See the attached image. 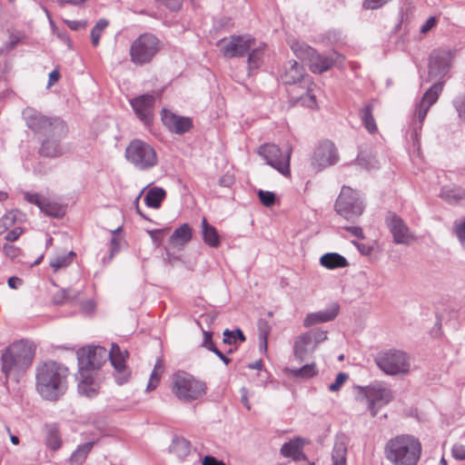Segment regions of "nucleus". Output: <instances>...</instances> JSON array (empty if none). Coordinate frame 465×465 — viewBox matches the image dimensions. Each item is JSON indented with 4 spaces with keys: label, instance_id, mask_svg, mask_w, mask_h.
Instances as JSON below:
<instances>
[{
    "label": "nucleus",
    "instance_id": "1",
    "mask_svg": "<svg viewBox=\"0 0 465 465\" xmlns=\"http://www.w3.org/2000/svg\"><path fill=\"white\" fill-rule=\"evenodd\" d=\"M27 126L35 133L45 136L39 149L42 156L54 158L63 155L66 148L61 143V139L67 134L65 123L59 117H48L27 108L24 111Z\"/></svg>",
    "mask_w": 465,
    "mask_h": 465
},
{
    "label": "nucleus",
    "instance_id": "2",
    "mask_svg": "<svg viewBox=\"0 0 465 465\" xmlns=\"http://www.w3.org/2000/svg\"><path fill=\"white\" fill-rule=\"evenodd\" d=\"M68 368L54 361L37 365L35 370V389L46 401H56L67 391Z\"/></svg>",
    "mask_w": 465,
    "mask_h": 465
},
{
    "label": "nucleus",
    "instance_id": "3",
    "mask_svg": "<svg viewBox=\"0 0 465 465\" xmlns=\"http://www.w3.org/2000/svg\"><path fill=\"white\" fill-rule=\"evenodd\" d=\"M421 444L412 435L401 434L385 445L386 459L393 465H417L421 456Z\"/></svg>",
    "mask_w": 465,
    "mask_h": 465
},
{
    "label": "nucleus",
    "instance_id": "4",
    "mask_svg": "<svg viewBox=\"0 0 465 465\" xmlns=\"http://www.w3.org/2000/svg\"><path fill=\"white\" fill-rule=\"evenodd\" d=\"M35 353V344L27 340H20L7 347L1 356L2 371L5 377L25 372L32 364Z\"/></svg>",
    "mask_w": 465,
    "mask_h": 465
},
{
    "label": "nucleus",
    "instance_id": "5",
    "mask_svg": "<svg viewBox=\"0 0 465 465\" xmlns=\"http://www.w3.org/2000/svg\"><path fill=\"white\" fill-rule=\"evenodd\" d=\"M163 47L162 41L153 34L140 35L130 46L131 62L135 65H144L153 61Z\"/></svg>",
    "mask_w": 465,
    "mask_h": 465
},
{
    "label": "nucleus",
    "instance_id": "6",
    "mask_svg": "<svg viewBox=\"0 0 465 465\" xmlns=\"http://www.w3.org/2000/svg\"><path fill=\"white\" fill-rule=\"evenodd\" d=\"M173 392L179 400L189 402L205 394L206 384L191 374L179 372L173 376Z\"/></svg>",
    "mask_w": 465,
    "mask_h": 465
},
{
    "label": "nucleus",
    "instance_id": "7",
    "mask_svg": "<svg viewBox=\"0 0 465 465\" xmlns=\"http://www.w3.org/2000/svg\"><path fill=\"white\" fill-rule=\"evenodd\" d=\"M375 363L388 375L406 374L411 367L407 353L395 349L380 351L375 357Z\"/></svg>",
    "mask_w": 465,
    "mask_h": 465
},
{
    "label": "nucleus",
    "instance_id": "8",
    "mask_svg": "<svg viewBox=\"0 0 465 465\" xmlns=\"http://www.w3.org/2000/svg\"><path fill=\"white\" fill-rule=\"evenodd\" d=\"M125 157L128 162L139 170H148L158 163L156 152L149 143L135 139L132 141L125 150Z\"/></svg>",
    "mask_w": 465,
    "mask_h": 465
},
{
    "label": "nucleus",
    "instance_id": "9",
    "mask_svg": "<svg viewBox=\"0 0 465 465\" xmlns=\"http://www.w3.org/2000/svg\"><path fill=\"white\" fill-rule=\"evenodd\" d=\"M303 76V66L295 61H290L289 66L286 67L284 74L282 75V79L286 84H295L303 80L304 84H307V88L304 93L297 97V102H301L303 105L314 109L317 107L316 95L314 94L316 85L309 80H305Z\"/></svg>",
    "mask_w": 465,
    "mask_h": 465
},
{
    "label": "nucleus",
    "instance_id": "10",
    "mask_svg": "<svg viewBox=\"0 0 465 465\" xmlns=\"http://www.w3.org/2000/svg\"><path fill=\"white\" fill-rule=\"evenodd\" d=\"M364 210L359 193L351 187L343 186L335 202V211L347 221L355 222Z\"/></svg>",
    "mask_w": 465,
    "mask_h": 465
},
{
    "label": "nucleus",
    "instance_id": "11",
    "mask_svg": "<svg viewBox=\"0 0 465 465\" xmlns=\"http://www.w3.org/2000/svg\"><path fill=\"white\" fill-rule=\"evenodd\" d=\"M258 153L264 158L267 164L276 169L284 176L290 175L291 147H287L282 151L279 146L269 143L260 146Z\"/></svg>",
    "mask_w": 465,
    "mask_h": 465
},
{
    "label": "nucleus",
    "instance_id": "12",
    "mask_svg": "<svg viewBox=\"0 0 465 465\" xmlns=\"http://www.w3.org/2000/svg\"><path fill=\"white\" fill-rule=\"evenodd\" d=\"M361 389L368 401V409L371 417H375L379 409L387 405L393 399L392 391L384 383L375 382Z\"/></svg>",
    "mask_w": 465,
    "mask_h": 465
},
{
    "label": "nucleus",
    "instance_id": "13",
    "mask_svg": "<svg viewBox=\"0 0 465 465\" xmlns=\"http://www.w3.org/2000/svg\"><path fill=\"white\" fill-rule=\"evenodd\" d=\"M108 359V351L102 346L82 348L77 351L79 371L92 372Z\"/></svg>",
    "mask_w": 465,
    "mask_h": 465
},
{
    "label": "nucleus",
    "instance_id": "14",
    "mask_svg": "<svg viewBox=\"0 0 465 465\" xmlns=\"http://www.w3.org/2000/svg\"><path fill=\"white\" fill-rule=\"evenodd\" d=\"M217 45L225 57H242L254 45V38L250 35H231L221 39Z\"/></svg>",
    "mask_w": 465,
    "mask_h": 465
},
{
    "label": "nucleus",
    "instance_id": "15",
    "mask_svg": "<svg viewBox=\"0 0 465 465\" xmlns=\"http://www.w3.org/2000/svg\"><path fill=\"white\" fill-rule=\"evenodd\" d=\"M339 161L336 146L331 141H323L318 144L312 156V165L317 172L334 165Z\"/></svg>",
    "mask_w": 465,
    "mask_h": 465
},
{
    "label": "nucleus",
    "instance_id": "16",
    "mask_svg": "<svg viewBox=\"0 0 465 465\" xmlns=\"http://www.w3.org/2000/svg\"><path fill=\"white\" fill-rule=\"evenodd\" d=\"M443 83H435L430 89H428L422 96L420 104L417 106L414 116L418 122H414V131L417 135L418 129H421L422 122L425 119L430 107L434 104L440 94L442 92Z\"/></svg>",
    "mask_w": 465,
    "mask_h": 465
},
{
    "label": "nucleus",
    "instance_id": "17",
    "mask_svg": "<svg viewBox=\"0 0 465 465\" xmlns=\"http://www.w3.org/2000/svg\"><path fill=\"white\" fill-rule=\"evenodd\" d=\"M128 355L129 354L126 350L122 351L115 343L112 344L111 350L108 352V359H110L111 363L114 368V378L119 385L127 382L131 375V372L125 364Z\"/></svg>",
    "mask_w": 465,
    "mask_h": 465
},
{
    "label": "nucleus",
    "instance_id": "18",
    "mask_svg": "<svg viewBox=\"0 0 465 465\" xmlns=\"http://www.w3.org/2000/svg\"><path fill=\"white\" fill-rule=\"evenodd\" d=\"M385 223L392 234L395 243L409 245L411 240L414 239L408 225L396 213H389L386 216Z\"/></svg>",
    "mask_w": 465,
    "mask_h": 465
},
{
    "label": "nucleus",
    "instance_id": "19",
    "mask_svg": "<svg viewBox=\"0 0 465 465\" xmlns=\"http://www.w3.org/2000/svg\"><path fill=\"white\" fill-rule=\"evenodd\" d=\"M452 53L449 49H437L431 52L429 59V74L434 76H443L449 71Z\"/></svg>",
    "mask_w": 465,
    "mask_h": 465
},
{
    "label": "nucleus",
    "instance_id": "20",
    "mask_svg": "<svg viewBox=\"0 0 465 465\" xmlns=\"http://www.w3.org/2000/svg\"><path fill=\"white\" fill-rule=\"evenodd\" d=\"M130 103L136 116L144 124H150L153 117L155 97L153 94H145L133 98Z\"/></svg>",
    "mask_w": 465,
    "mask_h": 465
},
{
    "label": "nucleus",
    "instance_id": "21",
    "mask_svg": "<svg viewBox=\"0 0 465 465\" xmlns=\"http://www.w3.org/2000/svg\"><path fill=\"white\" fill-rule=\"evenodd\" d=\"M342 61L343 57L336 52L320 54L315 51L309 63V68L314 74H322Z\"/></svg>",
    "mask_w": 465,
    "mask_h": 465
},
{
    "label": "nucleus",
    "instance_id": "22",
    "mask_svg": "<svg viewBox=\"0 0 465 465\" xmlns=\"http://www.w3.org/2000/svg\"><path fill=\"white\" fill-rule=\"evenodd\" d=\"M162 121L171 132L178 134H183L193 127L190 117L177 115L166 109L162 110Z\"/></svg>",
    "mask_w": 465,
    "mask_h": 465
},
{
    "label": "nucleus",
    "instance_id": "23",
    "mask_svg": "<svg viewBox=\"0 0 465 465\" xmlns=\"http://www.w3.org/2000/svg\"><path fill=\"white\" fill-rule=\"evenodd\" d=\"M339 311V304L337 302H332L324 310L309 313L303 321V325L305 327H310L317 323L331 322L338 315Z\"/></svg>",
    "mask_w": 465,
    "mask_h": 465
},
{
    "label": "nucleus",
    "instance_id": "24",
    "mask_svg": "<svg viewBox=\"0 0 465 465\" xmlns=\"http://www.w3.org/2000/svg\"><path fill=\"white\" fill-rule=\"evenodd\" d=\"M312 339L306 333L299 335L293 345L294 357L300 362L307 360L316 350Z\"/></svg>",
    "mask_w": 465,
    "mask_h": 465
},
{
    "label": "nucleus",
    "instance_id": "25",
    "mask_svg": "<svg viewBox=\"0 0 465 465\" xmlns=\"http://www.w3.org/2000/svg\"><path fill=\"white\" fill-rule=\"evenodd\" d=\"M78 392L88 398H94L98 394L99 383L92 372L79 371Z\"/></svg>",
    "mask_w": 465,
    "mask_h": 465
},
{
    "label": "nucleus",
    "instance_id": "26",
    "mask_svg": "<svg viewBox=\"0 0 465 465\" xmlns=\"http://www.w3.org/2000/svg\"><path fill=\"white\" fill-rule=\"evenodd\" d=\"M349 439L344 434L337 435L331 452L333 465H346Z\"/></svg>",
    "mask_w": 465,
    "mask_h": 465
},
{
    "label": "nucleus",
    "instance_id": "27",
    "mask_svg": "<svg viewBox=\"0 0 465 465\" xmlns=\"http://www.w3.org/2000/svg\"><path fill=\"white\" fill-rule=\"evenodd\" d=\"M440 197L450 204L465 203V190L459 186H443Z\"/></svg>",
    "mask_w": 465,
    "mask_h": 465
},
{
    "label": "nucleus",
    "instance_id": "28",
    "mask_svg": "<svg viewBox=\"0 0 465 465\" xmlns=\"http://www.w3.org/2000/svg\"><path fill=\"white\" fill-rule=\"evenodd\" d=\"M45 444L52 450H57L62 446V439L56 423L45 425Z\"/></svg>",
    "mask_w": 465,
    "mask_h": 465
},
{
    "label": "nucleus",
    "instance_id": "29",
    "mask_svg": "<svg viewBox=\"0 0 465 465\" xmlns=\"http://www.w3.org/2000/svg\"><path fill=\"white\" fill-rule=\"evenodd\" d=\"M321 264L327 269L344 268L348 266L345 257L337 252H328L323 254L320 259Z\"/></svg>",
    "mask_w": 465,
    "mask_h": 465
},
{
    "label": "nucleus",
    "instance_id": "30",
    "mask_svg": "<svg viewBox=\"0 0 465 465\" xmlns=\"http://www.w3.org/2000/svg\"><path fill=\"white\" fill-rule=\"evenodd\" d=\"M192 239V228L188 223H183L176 228L170 237V243L173 246L183 245Z\"/></svg>",
    "mask_w": 465,
    "mask_h": 465
},
{
    "label": "nucleus",
    "instance_id": "31",
    "mask_svg": "<svg viewBox=\"0 0 465 465\" xmlns=\"http://www.w3.org/2000/svg\"><path fill=\"white\" fill-rule=\"evenodd\" d=\"M374 104L372 103L366 104L360 111V117L365 129L370 134H375L378 130L375 119L373 117Z\"/></svg>",
    "mask_w": 465,
    "mask_h": 465
},
{
    "label": "nucleus",
    "instance_id": "32",
    "mask_svg": "<svg viewBox=\"0 0 465 465\" xmlns=\"http://www.w3.org/2000/svg\"><path fill=\"white\" fill-rule=\"evenodd\" d=\"M202 228L203 242L211 247H218L220 245V237L217 230L207 223L206 218L202 220Z\"/></svg>",
    "mask_w": 465,
    "mask_h": 465
},
{
    "label": "nucleus",
    "instance_id": "33",
    "mask_svg": "<svg viewBox=\"0 0 465 465\" xmlns=\"http://www.w3.org/2000/svg\"><path fill=\"white\" fill-rule=\"evenodd\" d=\"M286 372L295 379L307 380L317 375L318 369L315 363L305 364L298 369H287Z\"/></svg>",
    "mask_w": 465,
    "mask_h": 465
},
{
    "label": "nucleus",
    "instance_id": "34",
    "mask_svg": "<svg viewBox=\"0 0 465 465\" xmlns=\"http://www.w3.org/2000/svg\"><path fill=\"white\" fill-rule=\"evenodd\" d=\"M166 193L163 188L153 187L150 189L144 197L145 204L151 208H159L165 198Z\"/></svg>",
    "mask_w": 465,
    "mask_h": 465
},
{
    "label": "nucleus",
    "instance_id": "35",
    "mask_svg": "<svg viewBox=\"0 0 465 465\" xmlns=\"http://www.w3.org/2000/svg\"><path fill=\"white\" fill-rule=\"evenodd\" d=\"M170 451L176 455L180 460H183L191 451L190 441L184 438H175L170 445Z\"/></svg>",
    "mask_w": 465,
    "mask_h": 465
},
{
    "label": "nucleus",
    "instance_id": "36",
    "mask_svg": "<svg viewBox=\"0 0 465 465\" xmlns=\"http://www.w3.org/2000/svg\"><path fill=\"white\" fill-rule=\"evenodd\" d=\"M265 45H261L259 46L254 45L251 48L248 54V69L249 71L258 69L262 64V56L264 52Z\"/></svg>",
    "mask_w": 465,
    "mask_h": 465
},
{
    "label": "nucleus",
    "instance_id": "37",
    "mask_svg": "<svg viewBox=\"0 0 465 465\" xmlns=\"http://www.w3.org/2000/svg\"><path fill=\"white\" fill-rule=\"evenodd\" d=\"M291 48L297 56L302 61L307 62L309 64L312 56L315 53V50L303 42L295 41L291 45Z\"/></svg>",
    "mask_w": 465,
    "mask_h": 465
},
{
    "label": "nucleus",
    "instance_id": "38",
    "mask_svg": "<svg viewBox=\"0 0 465 465\" xmlns=\"http://www.w3.org/2000/svg\"><path fill=\"white\" fill-rule=\"evenodd\" d=\"M94 442L92 441L79 445L77 449L72 453L70 461L75 465L82 464L85 460L87 454L91 451Z\"/></svg>",
    "mask_w": 465,
    "mask_h": 465
},
{
    "label": "nucleus",
    "instance_id": "39",
    "mask_svg": "<svg viewBox=\"0 0 465 465\" xmlns=\"http://www.w3.org/2000/svg\"><path fill=\"white\" fill-rule=\"evenodd\" d=\"M74 256L75 253L74 252H70L67 254L56 255L50 260L49 264L53 271L56 272L59 270L69 266L72 263Z\"/></svg>",
    "mask_w": 465,
    "mask_h": 465
},
{
    "label": "nucleus",
    "instance_id": "40",
    "mask_svg": "<svg viewBox=\"0 0 465 465\" xmlns=\"http://www.w3.org/2000/svg\"><path fill=\"white\" fill-rule=\"evenodd\" d=\"M281 454L283 457L292 458L295 460H300L301 456H303L299 443L294 440L285 442L281 448Z\"/></svg>",
    "mask_w": 465,
    "mask_h": 465
},
{
    "label": "nucleus",
    "instance_id": "41",
    "mask_svg": "<svg viewBox=\"0 0 465 465\" xmlns=\"http://www.w3.org/2000/svg\"><path fill=\"white\" fill-rule=\"evenodd\" d=\"M40 210L45 214L55 218L62 217L64 213V209L61 204L51 202L48 199H45Z\"/></svg>",
    "mask_w": 465,
    "mask_h": 465
},
{
    "label": "nucleus",
    "instance_id": "42",
    "mask_svg": "<svg viewBox=\"0 0 465 465\" xmlns=\"http://www.w3.org/2000/svg\"><path fill=\"white\" fill-rule=\"evenodd\" d=\"M163 371V363L161 359H157L153 371L151 373V377L147 385V391L154 390L160 381L161 375Z\"/></svg>",
    "mask_w": 465,
    "mask_h": 465
},
{
    "label": "nucleus",
    "instance_id": "43",
    "mask_svg": "<svg viewBox=\"0 0 465 465\" xmlns=\"http://www.w3.org/2000/svg\"><path fill=\"white\" fill-rule=\"evenodd\" d=\"M106 19H100L91 30V41L94 46H97L100 42L102 32L108 26Z\"/></svg>",
    "mask_w": 465,
    "mask_h": 465
},
{
    "label": "nucleus",
    "instance_id": "44",
    "mask_svg": "<svg viewBox=\"0 0 465 465\" xmlns=\"http://www.w3.org/2000/svg\"><path fill=\"white\" fill-rule=\"evenodd\" d=\"M453 233L460 244L465 245V216L454 222Z\"/></svg>",
    "mask_w": 465,
    "mask_h": 465
},
{
    "label": "nucleus",
    "instance_id": "45",
    "mask_svg": "<svg viewBox=\"0 0 465 465\" xmlns=\"http://www.w3.org/2000/svg\"><path fill=\"white\" fill-rule=\"evenodd\" d=\"M271 328L265 321L259 322V342L260 347L264 351L267 350V339L270 333Z\"/></svg>",
    "mask_w": 465,
    "mask_h": 465
},
{
    "label": "nucleus",
    "instance_id": "46",
    "mask_svg": "<svg viewBox=\"0 0 465 465\" xmlns=\"http://www.w3.org/2000/svg\"><path fill=\"white\" fill-rule=\"evenodd\" d=\"M16 220V215L10 212L0 218V234L4 233L12 227Z\"/></svg>",
    "mask_w": 465,
    "mask_h": 465
},
{
    "label": "nucleus",
    "instance_id": "47",
    "mask_svg": "<svg viewBox=\"0 0 465 465\" xmlns=\"http://www.w3.org/2000/svg\"><path fill=\"white\" fill-rule=\"evenodd\" d=\"M24 199L30 203L35 204L39 209H41L46 198L38 193L25 192Z\"/></svg>",
    "mask_w": 465,
    "mask_h": 465
},
{
    "label": "nucleus",
    "instance_id": "48",
    "mask_svg": "<svg viewBox=\"0 0 465 465\" xmlns=\"http://www.w3.org/2000/svg\"><path fill=\"white\" fill-rule=\"evenodd\" d=\"M24 199L30 203L35 204L39 209H41L46 198L38 193L25 192Z\"/></svg>",
    "mask_w": 465,
    "mask_h": 465
},
{
    "label": "nucleus",
    "instance_id": "49",
    "mask_svg": "<svg viewBox=\"0 0 465 465\" xmlns=\"http://www.w3.org/2000/svg\"><path fill=\"white\" fill-rule=\"evenodd\" d=\"M258 197L260 202L266 207H271L274 204L276 196L272 192L259 190Z\"/></svg>",
    "mask_w": 465,
    "mask_h": 465
},
{
    "label": "nucleus",
    "instance_id": "50",
    "mask_svg": "<svg viewBox=\"0 0 465 465\" xmlns=\"http://www.w3.org/2000/svg\"><path fill=\"white\" fill-rule=\"evenodd\" d=\"M453 105L459 114V117L465 122V94L457 96L453 100Z\"/></svg>",
    "mask_w": 465,
    "mask_h": 465
},
{
    "label": "nucleus",
    "instance_id": "51",
    "mask_svg": "<svg viewBox=\"0 0 465 465\" xmlns=\"http://www.w3.org/2000/svg\"><path fill=\"white\" fill-rule=\"evenodd\" d=\"M312 339V343L317 347L319 343L327 340V331L321 330H312L305 332Z\"/></svg>",
    "mask_w": 465,
    "mask_h": 465
},
{
    "label": "nucleus",
    "instance_id": "52",
    "mask_svg": "<svg viewBox=\"0 0 465 465\" xmlns=\"http://www.w3.org/2000/svg\"><path fill=\"white\" fill-rule=\"evenodd\" d=\"M348 379V374L345 372H339L335 378V381L333 383H331L329 385V390L331 391H338L342 384L346 381Z\"/></svg>",
    "mask_w": 465,
    "mask_h": 465
},
{
    "label": "nucleus",
    "instance_id": "53",
    "mask_svg": "<svg viewBox=\"0 0 465 465\" xmlns=\"http://www.w3.org/2000/svg\"><path fill=\"white\" fill-rule=\"evenodd\" d=\"M202 346L213 352L214 351V350H217V347L213 341V332L203 331V340L202 342Z\"/></svg>",
    "mask_w": 465,
    "mask_h": 465
},
{
    "label": "nucleus",
    "instance_id": "54",
    "mask_svg": "<svg viewBox=\"0 0 465 465\" xmlns=\"http://www.w3.org/2000/svg\"><path fill=\"white\" fill-rule=\"evenodd\" d=\"M391 0H363V7L365 9H378L386 5Z\"/></svg>",
    "mask_w": 465,
    "mask_h": 465
},
{
    "label": "nucleus",
    "instance_id": "55",
    "mask_svg": "<svg viewBox=\"0 0 465 465\" xmlns=\"http://www.w3.org/2000/svg\"><path fill=\"white\" fill-rule=\"evenodd\" d=\"M64 23L74 31L84 29L87 25V22L84 20H64Z\"/></svg>",
    "mask_w": 465,
    "mask_h": 465
},
{
    "label": "nucleus",
    "instance_id": "56",
    "mask_svg": "<svg viewBox=\"0 0 465 465\" xmlns=\"http://www.w3.org/2000/svg\"><path fill=\"white\" fill-rule=\"evenodd\" d=\"M164 5L171 11H178L182 7L183 0H156Z\"/></svg>",
    "mask_w": 465,
    "mask_h": 465
},
{
    "label": "nucleus",
    "instance_id": "57",
    "mask_svg": "<svg viewBox=\"0 0 465 465\" xmlns=\"http://www.w3.org/2000/svg\"><path fill=\"white\" fill-rule=\"evenodd\" d=\"M437 25V18L435 16H430L426 20V22L420 26V33L427 34Z\"/></svg>",
    "mask_w": 465,
    "mask_h": 465
},
{
    "label": "nucleus",
    "instance_id": "58",
    "mask_svg": "<svg viewBox=\"0 0 465 465\" xmlns=\"http://www.w3.org/2000/svg\"><path fill=\"white\" fill-rule=\"evenodd\" d=\"M65 292L67 294L66 295L67 302H70V303L76 302L81 295L80 291H75L72 288L65 289Z\"/></svg>",
    "mask_w": 465,
    "mask_h": 465
},
{
    "label": "nucleus",
    "instance_id": "59",
    "mask_svg": "<svg viewBox=\"0 0 465 465\" xmlns=\"http://www.w3.org/2000/svg\"><path fill=\"white\" fill-rule=\"evenodd\" d=\"M219 184L223 187H231L234 183L232 174L225 173L218 181Z\"/></svg>",
    "mask_w": 465,
    "mask_h": 465
},
{
    "label": "nucleus",
    "instance_id": "60",
    "mask_svg": "<svg viewBox=\"0 0 465 465\" xmlns=\"http://www.w3.org/2000/svg\"><path fill=\"white\" fill-rule=\"evenodd\" d=\"M223 343L225 344H234L236 343V338L234 336L233 331H230L228 329H225L223 332Z\"/></svg>",
    "mask_w": 465,
    "mask_h": 465
},
{
    "label": "nucleus",
    "instance_id": "61",
    "mask_svg": "<svg viewBox=\"0 0 465 465\" xmlns=\"http://www.w3.org/2000/svg\"><path fill=\"white\" fill-rule=\"evenodd\" d=\"M453 457L459 460H465V448L461 445L454 446L452 449Z\"/></svg>",
    "mask_w": 465,
    "mask_h": 465
},
{
    "label": "nucleus",
    "instance_id": "62",
    "mask_svg": "<svg viewBox=\"0 0 465 465\" xmlns=\"http://www.w3.org/2000/svg\"><path fill=\"white\" fill-rule=\"evenodd\" d=\"M61 77V74L58 69L53 70L49 75H48V84L47 88H50L52 85H54L56 82L59 81Z\"/></svg>",
    "mask_w": 465,
    "mask_h": 465
},
{
    "label": "nucleus",
    "instance_id": "63",
    "mask_svg": "<svg viewBox=\"0 0 465 465\" xmlns=\"http://www.w3.org/2000/svg\"><path fill=\"white\" fill-rule=\"evenodd\" d=\"M81 309L87 314L92 313L95 309L94 302L93 300H87L81 302Z\"/></svg>",
    "mask_w": 465,
    "mask_h": 465
},
{
    "label": "nucleus",
    "instance_id": "64",
    "mask_svg": "<svg viewBox=\"0 0 465 465\" xmlns=\"http://www.w3.org/2000/svg\"><path fill=\"white\" fill-rule=\"evenodd\" d=\"M203 465H225V463L213 456H205L203 460Z\"/></svg>",
    "mask_w": 465,
    "mask_h": 465
}]
</instances>
